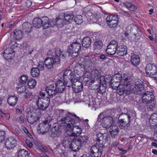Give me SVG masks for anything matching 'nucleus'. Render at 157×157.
<instances>
[{"label":"nucleus","instance_id":"b1692460","mask_svg":"<svg viewBox=\"0 0 157 157\" xmlns=\"http://www.w3.org/2000/svg\"><path fill=\"white\" fill-rule=\"evenodd\" d=\"M116 53L119 56H123L126 55L127 53V48L124 45H119L117 48Z\"/></svg>","mask_w":157,"mask_h":157},{"label":"nucleus","instance_id":"4d7b16f0","mask_svg":"<svg viewBox=\"0 0 157 157\" xmlns=\"http://www.w3.org/2000/svg\"><path fill=\"white\" fill-rule=\"evenodd\" d=\"M14 51L12 49H10V48H8L6 49L4 52L3 54H7V55H12V53H13Z\"/></svg>","mask_w":157,"mask_h":157},{"label":"nucleus","instance_id":"423d86ee","mask_svg":"<svg viewBox=\"0 0 157 157\" xmlns=\"http://www.w3.org/2000/svg\"><path fill=\"white\" fill-rule=\"evenodd\" d=\"M55 54L56 55L50 58L52 59L53 62L55 65H56L60 63V59L59 56L61 57L65 58L67 56V53L64 50L62 51L59 48H56L55 49Z\"/></svg>","mask_w":157,"mask_h":157},{"label":"nucleus","instance_id":"a211bd4d","mask_svg":"<svg viewBox=\"0 0 157 157\" xmlns=\"http://www.w3.org/2000/svg\"><path fill=\"white\" fill-rule=\"evenodd\" d=\"M99 84H98V83H96L94 84V85H95L96 86V87L93 88V89H97L98 88V92L100 94H103L104 93H105L106 90V84L105 83L103 82L102 81H99Z\"/></svg>","mask_w":157,"mask_h":157},{"label":"nucleus","instance_id":"c85d7f7f","mask_svg":"<svg viewBox=\"0 0 157 157\" xmlns=\"http://www.w3.org/2000/svg\"><path fill=\"white\" fill-rule=\"evenodd\" d=\"M18 98L17 97L13 95H10L7 99V102L10 106H14L17 103Z\"/></svg>","mask_w":157,"mask_h":157},{"label":"nucleus","instance_id":"864d4df0","mask_svg":"<svg viewBox=\"0 0 157 157\" xmlns=\"http://www.w3.org/2000/svg\"><path fill=\"white\" fill-rule=\"evenodd\" d=\"M147 109L148 111H152L155 108V102H152L150 104H147Z\"/></svg>","mask_w":157,"mask_h":157},{"label":"nucleus","instance_id":"6e6552de","mask_svg":"<svg viewBox=\"0 0 157 157\" xmlns=\"http://www.w3.org/2000/svg\"><path fill=\"white\" fill-rule=\"evenodd\" d=\"M97 138L96 143L98 146H103V147H105L104 145L103 144V140H104L105 141H109L110 140V136L107 133H102L101 132H99L97 134Z\"/></svg>","mask_w":157,"mask_h":157},{"label":"nucleus","instance_id":"7ed1b4c3","mask_svg":"<svg viewBox=\"0 0 157 157\" xmlns=\"http://www.w3.org/2000/svg\"><path fill=\"white\" fill-rule=\"evenodd\" d=\"M114 113L111 109H108L101 113L98 116V120L104 127L108 128L112 126L113 122Z\"/></svg>","mask_w":157,"mask_h":157},{"label":"nucleus","instance_id":"393cba45","mask_svg":"<svg viewBox=\"0 0 157 157\" xmlns=\"http://www.w3.org/2000/svg\"><path fill=\"white\" fill-rule=\"evenodd\" d=\"M63 16V19L65 21V23L68 25L72 21L74 15L72 12L70 11H67L64 13Z\"/></svg>","mask_w":157,"mask_h":157},{"label":"nucleus","instance_id":"5fc2aeb1","mask_svg":"<svg viewBox=\"0 0 157 157\" xmlns=\"http://www.w3.org/2000/svg\"><path fill=\"white\" fill-rule=\"evenodd\" d=\"M23 85H21L20 86V84L19 86L17 87V91L20 94L24 93L26 91V87L25 86H24Z\"/></svg>","mask_w":157,"mask_h":157},{"label":"nucleus","instance_id":"ea45409f","mask_svg":"<svg viewBox=\"0 0 157 157\" xmlns=\"http://www.w3.org/2000/svg\"><path fill=\"white\" fill-rule=\"evenodd\" d=\"M31 74L34 77H38L40 73V71L38 67L32 68L31 70Z\"/></svg>","mask_w":157,"mask_h":157},{"label":"nucleus","instance_id":"20e7f679","mask_svg":"<svg viewBox=\"0 0 157 157\" xmlns=\"http://www.w3.org/2000/svg\"><path fill=\"white\" fill-rule=\"evenodd\" d=\"M81 45L76 41L73 42L68 46L67 52L72 58L77 57L81 51Z\"/></svg>","mask_w":157,"mask_h":157},{"label":"nucleus","instance_id":"6ab92c4d","mask_svg":"<svg viewBox=\"0 0 157 157\" xmlns=\"http://www.w3.org/2000/svg\"><path fill=\"white\" fill-rule=\"evenodd\" d=\"M27 120L31 124H33L39 120L40 117L36 113H28L27 115Z\"/></svg>","mask_w":157,"mask_h":157},{"label":"nucleus","instance_id":"6e6d98bb","mask_svg":"<svg viewBox=\"0 0 157 157\" xmlns=\"http://www.w3.org/2000/svg\"><path fill=\"white\" fill-rule=\"evenodd\" d=\"M123 88H120L117 90V93L119 95H123L124 93V92L127 90V87L123 85Z\"/></svg>","mask_w":157,"mask_h":157},{"label":"nucleus","instance_id":"aec40b11","mask_svg":"<svg viewBox=\"0 0 157 157\" xmlns=\"http://www.w3.org/2000/svg\"><path fill=\"white\" fill-rule=\"evenodd\" d=\"M103 47V43L101 39H96L94 40L93 43V49L94 50L98 52L101 50Z\"/></svg>","mask_w":157,"mask_h":157},{"label":"nucleus","instance_id":"0eeeda50","mask_svg":"<svg viewBox=\"0 0 157 157\" xmlns=\"http://www.w3.org/2000/svg\"><path fill=\"white\" fill-rule=\"evenodd\" d=\"M118 17L117 15L111 14L107 16L106 21L107 25L111 29H116L118 23Z\"/></svg>","mask_w":157,"mask_h":157},{"label":"nucleus","instance_id":"c756f323","mask_svg":"<svg viewBox=\"0 0 157 157\" xmlns=\"http://www.w3.org/2000/svg\"><path fill=\"white\" fill-rule=\"evenodd\" d=\"M89 139V137L87 135H81L79 137L76 139L77 141L79 143L81 147L85 145Z\"/></svg>","mask_w":157,"mask_h":157},{"label":"nucleus","instance_id":"bf43d9fd","mask_svg":"<svg viewBox=\"0 0 157 157\" xmlns=\"http://www.w3.org/2000/svg\"><path fill=\"white\" fill-rule=\"evenodd\" d=\"M32 93L31 92L27 91L25 92V93L24 94V96L25 98H31L32 96Z\"/></svg>","mask_w":157,"mask_h":157},{"label":"nucleus","instance_id":"e433bc0d","mask_svg":"<svg viewBox=\"0 0 157 157\" xmlns=\"http://www.w3.org/2000/svg\"><path fill=\"white\" fill-rule=\"evenodd\" d=\"M41 19L39 17L35 18L33 21V26L37 28H40L41 27Z\"/></svg>","mask_w":157,"mask_h":157},{"label":"nucleus","instance_id":"37998d69","mask_svg":"<svg viewBox=\"0 0 157 157\" xmlns=\"http://www.w3.org/2000/svg\"><path fill=\"white\" fill-rule=\"evenodd\" d=\"M14 36L17 40H19L22 37V33L21 30L16 29L13 32Z\"/></svg>","mask_w":157,"mask_h":157},{"label":"nucleus","instance_id":"2eb2a0df","mask_svg":"<svg viewBox=\"0 0 157 157\" xmlns=\"http://www.w3.org/2000/svg\"><path fill=\"white\" fill-rule=\"evenodd\" d=\"M146 74L149 75H154L157 72V67L154 64L149 63L145 67Z\"/></svg>","mask_w":157,"mask_h":157},{"label":"nucleus","instance_id":"49530a36","mask_svg":"<svg viewBox=\"0 0 157 157\" xmlns=\"http://www.w3.org/2000/svg\"><path fill=\"white\" fill-rule=\"evenodd\" d=\"M28 79V77L26 75H23L19 78V83L21 85H25Z\"/></svg>","mask_w":157,"mask_h":157},{"label":"nucleus","instance_id":"5701e85b","mask_svg":"<svg viewBox=\"0 0 157 157\" xmlns=\"http://www.w3.org/2000/svg\"><path fill=\"white\" fill-rule=\"evenodd\" d=\"M51 123L50 121L48 120H46L44 121L42 124H41L39 125L40 127V130L43 132H47L48 131L49 129L51 128Z\"/></svg>","mask_w":157,"mask_h":157},{"label":"nucleus","instance_id":"f704fd0d","mask_svg":"<svg viewBox=\"0 0 157 157\" xmlns=\"http://www.w3.org/2000/svg\"><path fill=\"white\" fill-rule=\"evenodd\" d=\"M100 80L106 84L109 83V84L112 81V78L110 75H106L105 77L101 76Z\"/></svg>","mask_w":157,"mask_h":157},{"label":"nucleus","instance_id":"9b49d317","mask_svg":"<svg viewBox=\"0 0 157 157\" xmlns=\"http://www.w3.org/2000/svg\"><path fill=\"white\" fill-rule=\"evenodd\" d=\"M91 78L90 81L89 85H91L93 84L96 83H99V81L100 79L101 75L100 72L97 69H93L91 72Z\"/></svg>","mask_w":157,"mask_h":157},{"label":"nucleus","instance_id":"39448f33","mask_svg":"<svg viewBox=\"0 0 157 157\" xmlns=\"http://www.w3.org/2000/svg\"><path fill=\"white\" fill-rule=\"evenodd\" d=\"M51 98V100H52V98H50L49 96L47 97L45 99L40 97L38 98L36 101V105L38 108L42 110L46 109L49 105ZM53 102H55V101L53 99Z\"/></svg>","mask_w":157,"mask_h":157},{"label":"nucleus","instance_id":"a19ab883","mask_svg":"<svg viewBox=\"0 0 157 157\" xmlns=\"http://www.w3.org/2000/svg\"><path fill=\"white\" fill-rule=\"evenodd\" d=\"M135 29L136 32H135L134 33V35L135 36V39L137 41L141 37L142 33L136 26Z\"/></svg>","mask_w":157,"mask_h":157},{"label":"nucleus","instance_id":"473e14b6","mask_svg":"<svg viewBox=\"0 0 157 157\" xmlns=\"http://www.w3.org/2000/svg\"><path fill=\"white\" fill-rule=\"evenodd\" d=\"M32 27V25L28 22H24L22 25L23 31L27 33L31 32Z\"/></svg>","mask_w":157,"mask_h":157},{"label":"nucleus","instance_id":"412c9836","mask_svg":"<svg viewBox=\"0 0 157 157\" xmlns=\"http://www.w3.org/2000/svg\"><path fill=\"white\" fill-rule=\"evenodd\" d=\"M132 80V77L127 74H124L123 75L122 81L121 82V85L125 86L126 87H128L130 85V82Z\"/></svg>","mask_w":157,"mask_h":157},{"label":"nucleus","instance_id":"c9c22d12","mask_svg":"<svg viewBox=\"0 0 157 157\" xmlns=\"http://www.w3.org/2000/svg\"><path fill=\"white\" fill-rule=\"evenodd\" d=\"M109 129L110 134L112 137L114 138L117 135L119 132V129L117 127L112 126Z\"/></svg>","mask_w":157,"mask_h":157},{"label":"nucleus","instance_id":"a18cd8bd","mask_svg":"<svg viewBox=\"0 0 157 157\" xmlns=\"http://www.w3.org/2000/svg\"><path fill=\"white\" fill-rule=\"evenodd\" d=\"M105 51L108 54L110 55H113L116 53L117 50V49H113V48H112L107 46Z\"/></svg>","mask_w":157,"mask_h":157},{"label":"nucleus","instance_id":"dca6fc26","mask_svg":"<svg viewBox=\"0 0 157 157\" xmlns=\"http://www.w3.org/2000/svg\"><path fill=\"white\" fill-rule=\"evenodd\" d=\"M98 148H97L96 147H93V148H95L96 150H97L96 152H94L92 149L90 150V156L91 157H101L102 154L103 149V146H98Z\"/></svg>","mask_w":157,"mask_h":157},{"label":"nucleus","instance_id":"4c0bfd02","mask_svg":"<svg viewBox=\"0 0 157 157\" xmlns=\"http://www.w3.org/2000/svg\"><path fill=\"white\" fill-rule=\"evenodd\" d=\"M80 78H82L83 82H86L90 80L91 76L90 72L86 71L84 73L82 77H80Z\"/></svg>","mask_w":157,"mask_h":157},{"label":"nucleus","instance_id":"338daca9","mask_svg":"<svg viewBox=\"0 0 157 157\" xmlns=\"http://www.w3.org/2000/svg\"><path fill=\"white\" fill-rule=\"evenodd\" d=\"M132 3L128 2H126L123 3V5L125 7L128 8H129L131 5H132Z\"/></svg>","mask_w":157,"mask_h":157},{"label":"nucleus","instance_id":"f257e3e1","mask_svg":"<svg viewBox=\"0 0 157 157\" xmlns=\"http://www.w3.org/2000/svg\"><path fill=\"white\" fill-rule=\"evenodd\" d=\"M80 121H81V120L75 113H68L61 119L60 124L63 126L65 136L68 139L70 138L71 140L81 134L82 131V128L78 126L75 125L77 122Z\"/></svg>","mask_w":157,"mask_h":157},{"label":"nucleus","instance_id":"58836bf2","mask_svg":"<svg viewBox=\"0 0 157 157\" xmlns=\"http://www.w3.org/2000/svg\"><path fill=\"white\" fill-rule=\"evenodd\" d=\"M17 156L18 157H29V153L26 150L21 149L18 151Z\"/></svg>","mask_w":157,"mask_h":157},{"label":"nucleus","instance_id":"79ce46f5","mask_svg":"<svg viewBox=\"0 0 157 157\" xmlns=\"http://www.w3.org/2000/svg\"><path fill=\"white\" fill-rule=\"evenodd\" d=\"M55 22L54 25H56L58 27H61L65 25H67V24L65 23V21L64 19H57Z\"/></svg>","mask_w":157,"mask_h":157},{"label":"nucleus","instance_id":"052dcab7","mask_svg":"<svg viewBox=\"0 0 157 157\" xmlns=\"http://www.w3.org/2000/svg\"><path fill=\"white\" fill-rule=\"evenodd\" d=\"M93 20L96 23H97V21H99L101 19V18L99 16V15L97 14L94 15L93 16Z\"/></svg>","mask_w":157,"mask_h":157},{"label":"nucleus","instance_id":"f03ea898","mask_svg":"<svg viewBox=\"0 0 157 157\" xmlns=\"http://www.w3.org/2000/svg\"><path fill=\"white\" fill-rule=\"evenodd\" d=\"M62 78H60L55 84H51L46 87L45 91L50 98L55 102H59L61 99L60 93L65 89V84Z\"/></svg>","mask_w":157,"mask_h":157},{"label":"nucleus","instance_id":"a878e982","mask_svg":"<svg viewBox=\"0 0 157 157\" xmlns=\"http://www.w3.org/2000/svg\"><path fill=\"white\" fill-rule=\"evenodd\" d=\"M144 89V83L141 80H138L135 83L134 87L133 88L134 92H138V91H141Z\"/></svg>","mask_w":157,"mask_h":157},{"label":"nucleus","instance_id":"13d9d810","mask_svg":"<svg viewBox=\"0 0 157 157\" xmlns=\"http://www.w3.org/2000/svg\"><path fill=\"white\" fill-rule=\"evenodd\" d=\"M5 132L3 131H0V142H2L5 139Z\"/></svg>","mask_w":157,"mask_h":157},{"label":"nucleus","instance_id":"bb28decb","mask_svg":"<svg viewBox=\"0 0 157 157\" xmlns=\"http://www.w3.org/2000/svg\"><path fill=\"white\" fill-rule=\"evenodd\" d=\"M94 60H95L94 58H92L91 59L90 57L87 56H86L84 59L83 62V66L84 67H91L93 63L92 61H94Z\"/></svg>","mask_w":157,"mask_h":157},{"label":"nucleus","instance_id":"de8ad7c7","mask_svg":"<svg viewBox=\"0 0 157 157\" xmlns=\"http://www.w3.org/2000/svg\"><path fill=\"white\" fill-rule=\"evenodd\" d=\"M36 84V81L35 79L31 78L29 80L27 85L29 88L33 89L35 87Z\"/></svg>","mask_w":157,"mask_h":157},{"label":"nucleus","instance_id":"09e8293b","mask_svg":"<svg viewBox=\"0 0 157 157\" xmlns=\"http://www.w3.org/2000/svg\"><path fill=\"white\" fill-rule=\"evenodd\" d=\"M74 21L77 25L80 24L82 22V17L80 15H77L74 18Z\"/></svg>","mask_w":157,"mask_h":157},{"label":"nucleus","instance_id":"c03bdc74","mask_svg":"<svg viewBox=\"0 0 157 157\" xmlns=\"http://www.w3.org/2000/svg\"><path fill=\"white\" fill-rule=\"evenodd\" d=\"M80 119L81 120V121L78 122H80L82 124H83V125L81 126L82 128H85L86 130H88L90 128V126L88 123L89 120L88 119H86L84 120Z\"/></svg>","mask_w":157,"mask_h":157},{"label":"nucleus","instance_id":"603ef678","mask_svg":"<svg viewBox=\"0 0 157 157\" xmlns=\"http://www.w3.org/2000/svg\"><path fill=\"white\" fill-rule=\"evenodd\" d=\"M119 83L116 81L115 80L112 81L111 83H110L109 84L110 86L113 89H117L118 87L120 84H119Z\"/></svg>","mask_w":157,"mask_h":157},{"label":"nucleus","instance_id":"cd10ccee","mask_svg":"<svg viewBox=\"0 0 157 157\" xmlns=\"http://www.w3.org/2000/svg\"><path fill=\"white\" fill-rule=\"evenodd\" d=\"M41 26L44 29H46L48 28L49 26H52L51 23L50 22L49 18L47 17H44L41 19Z\"/></svg>","mask_w":157,"mask_h":157},{"label":"nucleus","instance_id":"69168bd1","mask_svg":"<svg viewBox=\"0 0 157 157\" xmlns=\"http://www.w3.org/2000/svg\"><path fill=\"white\" fill-rule=\"evenodd\" d=\"M56 48H54V49H51L49 50L47 53V55L49 56H51L53 55L54 52H55V49Z\"/></svg>","mask_w":157,"mask_h":157},{"label":"nucleus","instance_id":"7c9ffc66","mask_svg":"<svg viewBox=\"0 0 157 157\" xmlns=\"http://www.w3.org/2000/svg\"><path fill=\"white\" fill-rule=\"evenodd\" d=\"M130 61L133 66H137L140 64V57L137 55H134L132 56L130 59Z\"/></svg>","mask_w":157,"mask_h":157},{"label":"nucleus","instance_id":"1a4fd4ad","mask_svg":"<svg viewBox=\"0 0 157 157\" xmlns=\"http://www.w3.org/2000/svg\"><path fill=\"white\" fill-rule=\"evenodd\" d=\"M155 98L152 92L147 91L143 94L142 99L143 103L147 104L154 102Z\"/></svg>","mask_w":157,"mask_h":157},{"label":"nucleus","instance_id":"8fccbe9b","mask_svg":"<svg viewBox=\"0 0 157 157\" xmlns=\"http://www.w3.org/2000/svg\"><path fill=\"white\" fill-rule=\"evenodd\" d=\"M64 81L65 86H66L68 87H69L71 86H72V85L74 83V78H72V79H68V80L63 79Z\"/></svg>","mask_w":157,"mask_h":157},{"label":"nucleus","instance_id":"f3484780","mask_svg":"<svg viewBox=\"0 0 157 157\" xmlns=\"http://www.w3.org/2000/svg\"><path fill=\"white\" fill-rule=\"evenodd\" d=\"M62 130V127L59 125L54 126L52 129L50 135L51 136L54 138L58 137L60 134Z\"/></svg>","mask_w":157,"mask_h":157},{"label":"nucleus","instance_id":"774afa93","mask_svg":"<svg viewBox=\"0 0 157 157\" xmlns=\"http://www.w3.org/2000/svg\"><path fill=\"white\" fill-rule=\"evenodd\" d=\"M14 22L13 21H11L7 24V27L8 28H11L13 26H14Z\"/></svg>","mask_w":157,"mask_h":157},{"label":"nucleus","instance_id":"3c124183","mask_svg":"<svg viewBox=\"0 0 157 157\" xmlns=\"http://www.w3.org/2000/svg\"><path fill=\"white\" fill-rule=\"evenodd\" d=\"M113 80H115L116 81L119 83V84H121V82L122 81L123 76H122L120 74H116L113 77Z\"/></svg>","mask_w":157,"mask_h":157},{"label":"nucleus","instance_id":"ddd939ff","mask_svg":"<svg viewBox=\"0 0 157 157\" xmlns=\"http://www.w3.org/2000/svg\"><path fill=\"white\" fill-rule=\"evenodd\" d=\"M79 143L75 139L73 140L71 142H69L67 144H65V146L68 147L70 150L73 152H76L79 150L81 147Z\"/></svg>","mask_w":157,"mask_h":157},{"label":"nucleus","instance_id":"0e129e2a","mask_svg":"<svg viewBox=\"0 0 157 157\" xmlns=\"http://www.w3.org/2000/svg\"><path fill=\"white\" fill-rule=\"evenodd\" d=\"M44 64H45L44 63L40 61L38 66V67L40 68L41 70H43L44 68Z\"/></svg>","mask_w":157,"mask_h":157},{"label":"nucleus","instance_id":"72a5a7b5","mask_svg":"<svg viewBox=\"0 0 157 157\" xmlns=\"http://www.w3.org/2000/svg\"><path fill=\"white\" fill-rule=\"evenodd\" d=\"M52 61L50 57H47L44 60V64L46 68L50 69L53 67L54 65L55 64Z\"/></svg>","mask_w":157,"mask_h":157},{"label":"nucleus","instance_id":"9d476101","mask_svg":"<svg viewBox=\"0 0 157 157\" xmlns=\"http://www.w3.org/2000/svg\"><path fill=\"white\" fill-rule=\"evenodd\" d=\"M124 114V113H121L118 117V123L119 127L121 129L124 130L127 129L130 126V119L131 117L127 113L126 115L128 116L127 118H128V122L127 123V122L125 120V119H120V117Z\"/></svg>","mask_w":157,"mask_h":157},{"label":"nucleus","instance_id":"4468645a","mask_svg":"<svg viewBox=\"0 0 157 157\" xmlns=\"http://www.w3.org/2000/svg\"><path fill=\"white\" fill-rule=\"evenodd\" d=\"M17 142V140L14 137L10 136L6 139L5 145L7 148L11 149L16 146Z\"/></svg>","mask_w":157,"mask_h":157},{"label":"nucleus","instance_id":"680f3d73","mask_svg":"<svg viewBox=\"0 0 157 157\" xmlns=\"http://www.w3.org/2000/svg\"><path fill=\"white\" fill-rule=\"evenodd\" d=\"M25 141L27 145L29 147L32 148L33 147V144L28 139H25Z\"/></svg>","mask_w":157,"mask_h":157},{"label":"nucleus","instance_id":"2f4dec72","mask_svg":"<svg viewBox=\"0 0 157 157\" xmlns=\"http://www.w3.org/2000/svg\"><path fill=\"white\" fill-rule=\"evenodd\" d=\"M91 40L89 36L84 37L82 39V44L83 47L88 48L90 46L91 43Z\"/></svg>","mask_w":157,"mask_h":157},{"label":"nucleus","instance_id":"4be33fe9","mask_svg":"<svg viewBox=\"0 0 157 157\" xmlns=\"http://www.w3.org/2000/svg\"><path fill=\"white\" fill-rule=\"evenodd\" d=\"M73 72L70 70H66L63 71V79L68 80V79H72V78L78 77Z\"/></svg>","mask_w":157,"mask_h":157},{"label":"nucleus","instance_id":"f8f14e48","mask_svg":"<svg viewBox=\"0 0 157 157\" xmlns=\"http://www.w3.org/2000/svg\"><path fill=\"white\" fill-rule=\"evenodd\" d=\"M80 79V76L75 78L74 80V83L72 85V88L73 91L76 93L81 92L83 89L82 83L79 81Z\"/></svg>","mask_w":157,"mask_h":157},{"label":"nucleus","instance_id":"e2e57ef3","mask_svg":"<svg viewBox=\"0 0 157 157\" xmlns=\"http://www.w3.org/2000/svg\"><path fill=\"white\" fill-rule=\"evenodd\" d=\"M118 43L117 41L115 40H113L110 41L109 44L118 47Z\"/></svg>","mask_w":157,"mask_h":157}]
</instances>
